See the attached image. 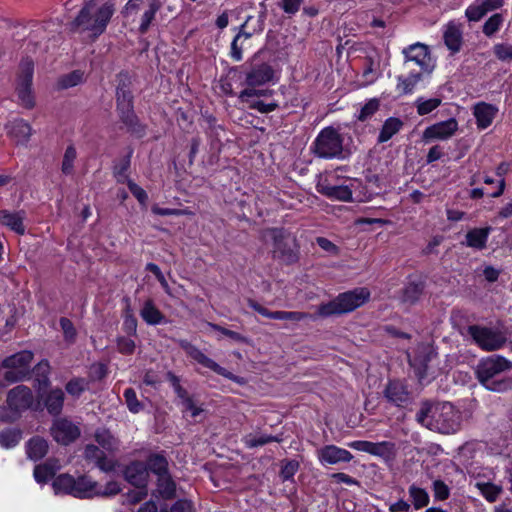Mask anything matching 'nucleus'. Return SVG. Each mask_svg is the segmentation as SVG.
Returning a JSON list of instances; mask_svg holds the SVG:
<instances>
[{
    "label": "nucleus",
    "instance_id": "57",
    "mask_svg": "<svg viewBox=\"0 0 512 512\" xmlns=\"http://www.w3.org/2000/svg\"><path fill=\"white\" fill-rule=\"evenodd\" d=\"M311 318V315L299 311H277L276 320H289L293 322H300Z\"/></svg>",
    "mask_w": 512,
    "mask_h": 512
},
{
    "label": "nucleus",
    "instance_id": "5",
    "mask_svg": "<svg viewBox=\"0 0 512 512\" xmlns=\"http://www.w3.org/2000/svg\"><path fill=\"white\" fill-rule=\"evenodd\" d=\"M370 292L366 288H356L339 294L334 300L321 304L318 314L328 317L335 314L349 313L368 301Z\"/></svg>",
    "mask_w": 512,
    "mask_h": 512
},
{
    "label": "nucleus",
    "instance_id": "4",
    "mask_svg": "<svg viewBox=\"0 0 512 512\" xmlns=\"http://www.w3.org/2000/svg\"><path fill=\"white\" fill-rule=\"evenodd\" d=\"M344 138L331 126L323 128L310 146L311 153L320 159H344Z\"/></svg>",
    "mask_w": 512,
    "mask_h": 512
},
{
    "label": "nucleus",
    "instance_id": "59",
    "mask_svg": "<svg viewBox=\"0 0 512 512\" xmlns=\"http://www.w3.org/2000/svg\"><path fill=\"white\" fill-rule=\"evenodd\" d=\"M151 210L154 214L159 216H184L193 214L188 209L161 208L157 205L152 206Z\"/></svg>",
    "mask_w": 512,
    "mask_h": 512
},
{
    "label": "nucleus",
    "instance_id": "31",
    "mask_svg": "<svg viewBox=\"0 0 512 512\" xmlns=\"http://www.w3.org/2000/svg\"><path fill=\"white\" fill-rule=\"evenodd\" d=\"M140 316L148 325H158L164 322L165 316L156 307L152 299H147L140 310Z\"/></svg>",
    "mask_w": 512,
    "mask_h": 512
},
{
    "label": "nucleus",
    "instance_id": "1",
    "mask_svg": "<svg viewBox=\"0 0 512 512\" xmlns=\"http://www.w3.org/2000/svg\"><path fill=\"white\" fill-rule=\"evenodd\" d=\"M416 421L431 431L454 434L460 430L462 416L449 402H425L416 413Z\"/></svg>",
    "mask_w": 512,
    "mask_h": 512
},
{
    "label": "nucleus",
    "instance_id": "16",
    "mask_svg": "<svg viewBox=\"0 0 512 512\" xmlns=\"http://www.w3.org/2000/svg\"><path fill=\"white\" fill-rule=\"evenodd\" d=\"M443 40L447 49L456 54L463 44V25L455 20L449 21L442 28Z\"/></svg>",
    "mask_w": 512,
    "mask_h": 512
},
{
    "label": "nucleus",
    "instance_id": "46",
    "mask_svg": "<svg viewBox=\"0 0 512 512\" xmlns=\"http://www.w3.org/2000/svg\"><path fill=\"white\" fill-rule=\"evenodd\" d=\"M76 157L77 152L75 147L73 145H69L65 150L62 160L61 171L63 174L70 175L73 173Z\"/></svg>",
    "mask_w": 512,
    "mask_h": 512
},
{
    "label": "nucleus",
    "instance_id": "44",
    "mask_svg": "<svg viewBox=\"0 0 512 512\" xmlns=\"http://www.w3.org/2000/svg\"><path fill=\"white\" fill-rule=\"evenodd\" d=\"M159 9H160V3L158 2V0H153L149 4V9L144 12L142 19H141L140 26H139V31L142 34L147 32V30L150 27V24L152 23L155 15Z\"/></svg>",
    "mask_w": 512,
    "mask_h": 512
},
{
    "label": "nucleus",
    "instance_id": "33",
    "mask_svg": "<svg viewBox=\"0 0 512 512\" xmlns=\"http://www.w3.org/2000/svg\"><path fill=\"white\" fill-rule=\"evenodd\" d=\"M48 452V442L39 436L31 438L26 444V453L29 459L38 461Z\"/></svg>",
    "mask_w": 512,
    "mask_h": 512
},
{
    "label": "nucleus",
    "instance_id": "9",
    "mask_svg": "<svg viewBox=\"0 0 512 512\" xmlns=\"http://www.w3.org/2000/svg\"><path fill=\"white\" fill-rule=\"evenodd\" d=\"M468 334L474 340V342L483 350L492 351L501 348L506 338L505 336L494 329L471 325L468 327Z\"/></svg>",
    "mask_w": 512,
    "mask_h": 512
},
{
    "label": "nucleus",
    "instance_id": "19",
    "mask_svg": "<svg viewBox=\"0 0 512 512\" xmlns=\"http://www.w3.org/2000/svg\"><path fill=\"white\" fill-rule=\"evenodd\" d=\"M317 190L322 195L339 201H350L352 200V190L350 186L343 184H333L329 179H325L317 185Z\"/></svg>",
    "mask_w": 512,
    "mask_h": 512
},
{
    "label": "nucleus",
    "instance_id": "34",
    "mask_svg": "<svg viewBox=\"0 0 512 512\" xmlns=\"http://www.w3.org/2000/svg\"><path fill=\"white\" fill-rule=\"evenodd\" d=\"M404 126V123L401 119L396 117L387 118L380 130L378 135V143H385L390 140L394 135H396Z\"/></svg>",
    "mask_w": 512,
    "mask_h": 512
},
{
    "label": "nucleus",
    "instance_id": "21",
    "mask_svg": "<svg viewBox=\"0 0 512 512\" xmlns=\"http://www.w3.org/2000/svg\"><path fill=\"white\" fill-rule=\"evenodd\" d=\"M84 456L86 460L93 462L103 472L114 471L116 467V462L108 458L98 446L87 445L84 450Z\"/></svg>",
    "mask_w": 512,
    "mask_h": 512
},
{
    "label": "nucleus",
    "instance_id": "15",
    "mask_svg": "<svg viewBox=\"0 0 512 512\" xmlns=\"http://www.w3.org/2000/svg\"><path fill=\"white\" fill-rule=\"evenodd\" d=\"M317 458L322 465H335L341 462H350L353 455L350 451L336 445H325L316 451Z\"/></svg>",
    "mask_w": 512,
    "mask_h": 512
},
{
    "label": "nucleus",
    "instance_id": "42",
    "mask_svg": "<svg viewBox=\"0 0 512 512\" xmlns=\"http://www.w3.org/2000/svg\"><path fill=\"white\" fill-rule=\"evenodd\" d=\"M243 443L247 448H256L259 446H264L271 442H280L281 438L278 436L267 435V434H248L243 438Z\"/></svg>",
    "mask_w": 512,
    "mask_h": 512
},
{
    "label": "nucleus",
    "instance_id": "49",
    "mask_svg": "<svg viewBox=\"0 0 512 512\" xmlns=\"http://www.w3.org/2000/svg\"><path fill=\"white\" fill-rule=\"evenodd\" d=\"M130 157L131 153L121 159L114 167V176L119 183H127V181L130 180L127 175V171L130 167Z\"/></svg>",
    "mask_w": 512,
    "mask_h": 512
},
{
    "label": "nucleus",
    "instance_id": "2",
    "mask_svg": "<svg viewBox=\"0 0 512 512\" xmlns=\"http://www.w3.org/2000/svg\"><path fill=\"white\" fill-rule=\"evenodd\" d=\"M476 375L488 390L505 392L512 389V364L502 356L491 355L480 360Z\"/></svg>",
    "mask_w": 512,
    "mask_h": 512
},
{
    "label": "nucleus",
    "instance_id": "62",
    "mask_svg": "<svg viewBox=\"0 0 512 512\" xmlns=\"http://www.w3.org/2000/svg\"><path fill=\"white\" fill-rule=\"evenodd\" d=\"M116 343L117 350L125 355L132 354L136 347L134 340L124 336L118 337Z\"/></svg>",
    "mask_w": 512,
    "mask_h": 512
},
{
    "label": "nucleus",
    "instance_id": "55",
    "mask_svg": "<svg viewBox=\"0 0 512 512\" xmlns=\"http://www.w3.org/2000/svg\"><path fill=\"white\" fill-rule=\"evenodd\" d=\"M379 109V101L377 99H370L360 109L357 115L358 120L365 121L371 118Z\"/></svg>",
    "mask_w": 512,
    "mask_h": 512
},
{
    "label": "nucleus",
    "instance_id": "63",
    "mask_svg": "<svg viewBox=\"0 0 512 512\" xmlns=\"http://www.w3.org/2000/svg\"><path fill=\"white\" fill-rule=\"evenodd\" d=\"M242 38V33L236 34V36L233 38L230 46V57L236 61L239 62L243 59V47L241 44H239V41Z\"/></svg>",
    "mask_w": 512,
    "mask_h": 512
},
{
    "label": "nucleus",
    "instance_id": "11",
    "mask_svg": "<svg viewBox=\"0 0 512 512\" xmlns=\"http://www.w3.org/2000/svg\"><path fill=\"white\" fill-rule=\"evenodd\" d=\"M117 110L123 123L133 131L138 124L137 117L133 110V97L131 92L125 87H118L116 92Z\"/></svg>",
    "mask_w": 512,
    "mask_h": 512
},
{
    "label": "nucleus",
    "instance_id": "29",
    "mask_svg": "<svg viewBox=\"0 0 512 512\" xmlns=\"http://www.w3.org/2000/svg\"><path fill=\"white\" fill-rule=\"evenodd\" d=\"M164 500H171L176 496V483L170 473L157 477L156 490L154 493Z\"/></svg>",
    "mask_w": 512,
    "mask_h": 512
},
{
    "label": "nucleus",
    "instance_id": "36",
    "mask_svg": "<svg viewBox=\"0 0 512 512\" xmlns=\"http://www.w3.org/2000/svg\"><path fill=\"white\" fill-rule=\"evenodd\" d=\"M74 485L75 478L69 474H60L52 482L55 494H68L74 496Z\"/></svg>",
    "mask_w": 512,
    "mask_h": 512
},
{
    "label": "nucleus",
    "instance_id": "14",
    "mask_svg": "<svg viewBox=\"0 0 512 512\" xmlns=\"http://www.w3.org/2000/svg\"><path fill=\"white\" fill-rule=\"evenodd\" d=\"M34 397L31 389L24 385H18L11 389L7 395L8 408L14 412H22L31 407Z\"/></svg>",
    "mask_w": 512,
    "mask_h": 512
},
{
    "label": "nucleus",
    "instance_id": "52",
    "mask_svg": "<svg viewBox=\"0 0 512 512\" xmlns=\"http://www.w3.org/2000/svg\"><path fill=\"white\" fill-rule=\"evenodd\" d=\"M486 14L487 13L485 9L478 0L469 5L465 10V16L470 22H477L481 20Z\"/></svg>",
    "mask_w": 512,
    "mask_h": 512
},
{
    "label": "nucleus",
    "instance_id": "17",
    "mask_svg": "<svg viewBox=\"0 0 512 512\" xmlns=\"http://www.w3.org/2000/svg\"><path fill=\"white\" fill-rule=\"evenodd\" d=\"M384 396L388 402L397 407H405L411 401L407 386L399 380H390L387 383Z\"/></svg>",
    "mask_w": 512,
    "mask_h": 512
},
{
    "label": "nucleus",
    "instance_id": "37",
    "mask_svg": "<svg viewBox=\"0 0 512 512\" xmlns=\"http://www.w3.org/2000/svg\"><path fill=\"white\" fill-rule=\"evenodd\" d=\"M96 442L108 452H114L119 448V440L107 429H98L95 432Z\"/></svg>",
    "mask_w": 512,
    "mask_h": 512
},
{
    "label": "nucleus",
    "instance_id": "22",
    "mask_svg": "<svg viewBox=\"0 0 512 512\" xmlns=\"http://www.w3.org/2000/svg\"><path fill=\"white\" fill-rule=\"evenodd\" d=\"M9 137L18 145H26L33 133L28 122L23 119H15L6 126Z\"/></svg>",
    "mask_w": 512,
    "mask_h": 512
},
{
    "label": "nucleus",
    "instance_id": "41",
    "mask_svg": "<svg viewBox=\"0 0 512 512\" xmlns=\"http://www.w3.org/2000/svg\"><path fill=\"white\" fill-rule=\"evenodd\" d=\"M442 100L438 97L434 98H424L418 97L414 106L416 108L417 114L420 116H425L437 109L441 105Z\"/></svg>",
    "mask_w": 512,
    "mask_h": 512
},
{
    "label": "nucleus",
    "instance_id": "56",
    "mask_svg": "<svg viewBox=\"0 0 512 512\" xmlns=\"http://www.w3.org/2000/svg\"><path fill=\"white\" fill-rule=\"evenodd\" d=\"M123 330L128 335H136L137 319L133 315L129 304L127 305V308H126L125 314H124Z\"/></svg>",
    "mask_w": 512,
    "mask_h": 512
},
{
    "label": "nucleus",
    "instance_id": "10",
    "mask_svg": "<svg viewBox=\"0 0 512 512\" xmlns=\"http://www.w3.org/2000/svg\"><path fill=\"white\" fill-rule=\"evenodd\" d=\"M50 430L53 439L61 445L74 442L81 434L79 426L65 417L55 419Z\"/></svg>",
    "mask_w": 512,
    "mask_h": 512
},
{
    "label": "nucleus",
    "instance_id": "13",
    "mask_svg": "<svg viewBox=\"0 0 512 512\" xmlns=\"http://www.w3.org/2000/svg\"><path fill=\"white\" fill-rule=\"evenodd\" d=\"M458 130V122L455 118H449L445 121L428 126L423 131V141L428 143L432 140H448Z\"/></svg>",
    "mask_w": 512,
    "mask_h": 512
},
{
    "label": "nucleus",
    "instance_id": "64",
    "mask_svg": "<svg viewBox=\"0 0 512 512\" xmlns=\"http://www.w3.org/2000/svg\"><path fill=\"white\" fill-rule=\"evenodd\" d=\"M171 512H195L194 503L188 499L177 500L170 508Z\"/></svg>",
    "mask_w": 512,
    "mask_h": 512
},
{
    "label": "nucleus",
    "instance_id": "45",
    "mask_svg": "<svg viewBox=\"0 0 512 512\" xmlns=\"http://www.w3.org/2000/svg\"><path fill=\"white\" fill-rule=\"evenodd\" d=\"M395 445L389 441L372 442L370 455L389 458L394 453Z\"/></svg>",
    "mask_w": 512,
    "mask_h": 512
},
{
    "label": "nucleus",
    "instance_id": "54",
    "mask_svg": "<svg viewBox=\"0 0 512 512\" xmlns=\"http://www.w3.org/2000/svg\"><path fill=\"white\" fill-rule=\"evenodd\" d=\"M33 62L30 59H25L20 64V76L19 83L20 84H32L33 79Z\"/></svg>",
    "mask_w": 512,
    "mask_h": 512
},
{
    "label": "nucleus",
    "instance_id": "53",
    "mask_svg": "<svg viewBox=\"0 0 512 512\" xmlns=\"http://www.w3.org/2000/svg\"><path fill=\"white\" fill-rule=\"evenodd\" d=\"M123 396L130 412L138 413L143 409V405L138 401L136 392L133 388L125 389Z\"/></svg>",
    "mask_w": 512,
    "mask_h": 512
},
{
    "label": "nucleus",
    "instance_id": "7",
    "mask_svg": "<svg viewBox=\"0 0 512 512\" xmlns=\"http://www.w3.org/2000/svg\"><path fill=\"white\" fill-rule=\"evenodd\" d=\"M274 78V70L268 63L253 64L250 70L246 73L245 83L248 88L242 90L239 94V99L242 102H250V98L264 96L267 90L255 89L257 86H262L269 83Z\"/></svg>",
    "mask_w": 512,
    "mask_h": 512
},
{
    "label": "nucleus",
    "instance_id": "60",
    "mask_svg": "<svg viewBox=\"0 0 512 512\" xmlns=\"http://www.w3.org/2000/svg\"><path fill=\"white\" fill-rule=\"evenodd\" d=\"M433 492L436 500L444 501L450 495L449 487L442 480H435L433 482Z\"/></svg>",
    "mask_w": 512,
    "mask_h": 512
},
{
    "label": "nucleus",
    "instance_id": "50",
    "mask_svg": "<svg viewBox=\"0 0 512 512\" xmlns=\"http://www.w3.org/2000/svg\"><path fill=\"white\" fill-rule=\"evenodd\" d=\"M17 94L21 104L25 108H32L34 106V98L31 92V84H18Z\"/></svg>",
    "mask_w": 512,
    "mask_h": 512
},
{
    "label": "nucleus",
    "instance_id": "43",
    "mask_svg": "<svg viewBox=\"0 0 512 512\" xmlns=\"http://www.w3.org/2000/svg\"><path fill=\"white\" fill-rule=\"evenodd\" d=\"M21 440V432L16 429H6L0 432V446L6 449L15 447Z\"/></svg>",
    "mask_w": 512,
    "mask_h": 512
},
{
    "label": "nucleus",
    "instance_id": "12",
    "mask_svg": "<svg viewBox=\"0 0 512 512\" xmlns=\"http://www.w3.org/2000/svg\"><path fill=\"white\" fill-rule=\"evenodd\" d=\"M179 345L187 353V355L191 357L193 360H195L197 363L201 364L206 368H209L218 375H221L227 379H234V376L231 372L221 367L214 360L210 359L200 349L189 343L187 340H180Z\"/></svg>",
    "mask_w": 512,
    "mask_h": 512
},
{
    "label": "nucleus",
    "instance_id": "28",
    "mask_svg": "<svg viewBox=\"0 0 512 512\" xmlns=\"http://www.w3.org/2000/svg\"><path fill=\"white\" fill-rule=\"evenodd\" d=\"M491 227L474 228L467 232L464 244L467 247L482 250L486 247L488 237L491 233Z\"/></svg>",
    "mask_w": 512,
    "mask_h": 512
},
{
    "label": "nucleus",
    "instance_id": "48",
    "mask_svg": "<svg viewBox=\"0 0 512 512\" xmlns=\"http://www.w3.org/2000/svg\"><path fill=\"white\" fill-rule=\"evenodd\" d=\"M504 18L502 14L495 13L489 17L483 25V33L487 37L493 36L502 26Z\"/></svg>",
    "mask_w": 512,
    "mask_h": 512
},
{
    "label": "nucleus",
    "instance_id": "8",
    "mask_svg": "<svg viewBox=\"0 0 512 512\" xmlns=\"http://www.w3.org/2000/svg\"><path fill=\"white\" fill-rule=\"evenodd\" d=\"M406 68L410 67V64L414 63L420 68V71L426 72L427 75L431 74L435 68V63L429 52L427 45L420 42L409 45L402 51Z\"/></svg>",
    "mask_w": 512,
    "mask_h": 512
},
{
    "label": "nucleus",
    "instance_id": "26",
    "mask_svg": "<svg viewBox=\"0 0 512 512\" xmlns=\"http://www.w3.org/2000/svg\"><path fill=\"white\" fill-rule=\"evenodd\" d=\"M33 360V353L30 351H21L6 357L2 362V367L6 369L24 370V374H29V367Z\"/></svg>",
    "mask_w": 512,
    "mask_h": 512
},
{
    "label": "nucleus",
    "instance_id": "35",
    "mask_svg": "<svg viewBox=\"0 0 512 512\" xmlns=\"http://www.w3.org/2000/svg\"><path fill=\"white\" fill-rule=\"evenodd\" d=\"M148 473L152 472L157 477L169 473V464L166 457L159 453H154L148 456L145 463Z\"/></svg>",
    "mask_w": 512,
    "mask_h": 512
},
{
    "label": "nucleus",
    "instance_id": "40",
    "mask_svg": "<svg viewBox=\"0 0 512 512\" xmlns=\"http://www.w3.org/2000/svg\"><path fill=\"white\" fill-rule=\"evenodd\" d=\"M408 493L416 510L422 509L429 504V494L425 489L412 484L409 486Z\"/></svg>",
    "mask_w": 512,
    "mask_h": 512
},
{
    "label": "nucleus",
    "instance_id": "20",
    "mask_svg": "<svg viewBox=\"0 0 512 512\" xmlns=\"http://www.w3.org/2000/svg\"><path fill=\"white\" fill-rule=\"evenodd\" d=\"M125 479L137 488L147 487L149 473L145 463L134 461L130 463L124 471Z\"/></svg>",
    "mask_w": 512,
    "mask_h": 512
},
{
    "label": "nucleus",
    "instance_id": "6",
    "mask_svg": "<svg viewBox=\"0 0 512 512\" xmlns=\"http://www.w3.org/2000/svg\"><path fill=\"white\" fill-rule=\"evenodd\" d=\"M263 239L272 242V257L282 263L292 264L298 259L294 240L283 229L270 228L264 231Z\"/></svg>",
    "mask_w": 512,
    "mask_h": 512
},
{
    "label": "nucleus",
    "instance_id": "25",
    "mask_svg": "<svg viewBox=\"0 0 512 512\" xmlns=\"http://www.w3.org/2000/svg\"><path fill=\"white\" fill-rule=\"evenodd\" d=\"M65 393L61 388H52L43 396V404L48 413L53 416L61 414Z\"/></svg>",
    "mask_w": 512,
    "mask_h": 512
},
{
    "label": "nucleus",
    "instance_id": "3",
    "mask_svg": "<svg viewBox=\"0 0 512 512\" xmlns=\"http://www.w3.org/2000/svg\"><path fill=\"white\" fill-rule=\"evenodd\" d=\"M114 12L115 7L110 2L97 7L94 0H89L73 20L72 28L86 32L90 38L95 40L105 32Z\"/></svg>",
    "mask_w": 512,
    "mask_h": 512
},
{
    "label": "nucleus",
    "instance_id": "39",
    "mask_svg": "<svg viewBox=\"0 0 512 512\" xmlns=\"http://www.w3.org/2000/svg\"><path fill=\"white\" fill-rule=\"evenodd\" d=\"M475 487L480 494L488 501L495 502L502 493V487L491 482L477 481Z\"/></svg>",
    "mask_w": 512,
    "mask_h": 512
},
{
    "label": "nucleus",
    "instance_id": "24",
    "mask_svg": "<svg viewBox=\"0 0 512 512\" xmlns=\"http://www.w3.org/2000/svg\"><path fill=\"white\" fill-rule=\"evenodd\" d=\"M26 213L23 210L20 211H9V210H1L0 211V224L8 227L10 230L14 231L19 235H23L25 233L24 219Z\"/></svg>",
    "mask_w": 512,
    "mask_h": 512
},
{
    "label": "nucleus",
    "instance_id": "32",
    "mask_svg": "<svg viewBox=\"0 0 512 512\" xmlns=\"http://www.w3.org/2000/svg\"><path fill=\"white\" fill-rule=\"evenodd\" d=\"M60 469V465L56 460H47L43 464L36 465L34 468V478L36 482L40 484L47 483L51 478L54 477L57 470Z\"/></svg>",
    "mask_w": 512,
    "mask_h": 512
},
{
    "label": "nucleus",
    "instance_id": "23",
    "mask_svg": "<svg viewBox=\"0 0 512 512\" xmlns=\"http://www.w3.org/2000/svg\"><path fill=\"white\" fill-rule=\"evenodd\" d=\"M498 108L486 102H479L473 107V115L478 129L488 128L496 117Z\"/></svg>",
    "mask_w": 512,
    "mask_h": 512
},
{
    "label": "nucleus",
    "instance_id": "27",
    "mask_svg": "<svg viewBox=\"0 0 512 512\" xmlns=\"http://www.w3.org/2000/svg\"><path fill=\"white\" fill-rule=\"evenodd\" d=\"M424 75H427L426 72H416L410 69V72L407 76H397L396 90L402 95L412 94L417 84L422 81Z\"/></svg>",
    "mask_w": 512,
    "mask_h": 512
},
{
    "label": "nucleus",
    "instance_id": "38",
    "mask_svg": "<svg viewBox=\"0 0 512 512\" xmlns=\"http://www.w3.org/2000/svg\"><path fill=\"white\" fill-rule=\"evenodd\" d=\"M423 291L424 283L422 281H409L403 290L402 299L404 302L413 304L420 299Z\"/></svg>",
    "mask_w": 512,
    "mask_h": 512
},
{
    "label": "nucleus",
    "instance_id": "51",
    "mask_svg": "<svg viewBox=\"0 0 512 512\" xmlns=\"http://www.w3.org/2000/svg\"><path fill=\"white\" fill-rule=\"evenodd\" d=\"M495 57L506 63L512 62V45L507 43H497L493 46Z\"/></svg>",
    "mask_w": 512,
    "mask_h": 512
},
{
    "label": "nucleus",
    "instance_id": "58",
    "mask_svg": "<svg viewBox=\"0 0 512 512\" xmlns=\"http://www.w3.org/2000/svg\"><path fill=\"white\" fill-rule=\"evenodd\" d=\"M83 79V72L75 70L60 79L59 85L61 88H70L79 84Z\"/></svg>",
    "mask_w": 512,
    "mask_h": 512
},
{
    "label": "nucleus",
    "instance_id": "18",
    "mask_svg": "<svg viewBox=\"0 0 512 512\" xmlns=\"http://www.w3.org/2000/svg\"><path fill=\"white\" fill-rule=\"evenodd\" d=\"M436 357V353L427 346H421L417 354L409 360L420 383H423L428 377V363Z\"/></svg>",
    "mask_w": 512,
    "mask_h": 512
},
{
    "label": "nucleus",
    "instance_id": "61",
    "mask_svg": "<svg viewBox=\"0 0 512 512\" xmlns=\"http://www.w3.org/2000/svg\"><path fill=\"white\" fill-rule=\"evenodd\" d=\"M299 469V463L295 460L286 461L281 468L280 476L284 481L290 480L294 477Z\"/></svg>",
    "mask_w": 512,
    "mask_h": 512
},
{
    "label": "nucleus",
    "instance_id": "47",
    "mask_svg": "<svg viewBox=\"0 0 512 512\" xmlns=\"http://www.w3.org/2000/svg\"><path fill=\"white\" fill-rule=\"evenodd\" d=\"M88 388V381L84 378H72L65 386L67 393L78 398Z\"/></svg>",
    "mask_w": 512,
    "mask_h": 512
},
{
    "label": "nucleus",
    "instance_id": "30",
    "mask_svg": "<svg viewBox=\"0 0 512 512\" xmlns=\"http://www.w3.org/2000/svg\"><path fill=\"white\" fill-rule=\"evenodd\" d=\"M97 486V482L91 480L87 476L75 478L74 497L92 498L98 494Z\"/></svg>",
    "mask_w": 512,
    "mask_h": 512
}]
</instances>
